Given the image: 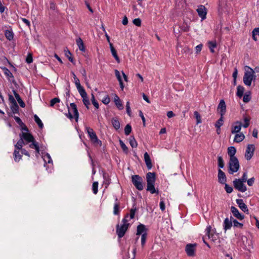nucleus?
Listing matches in <instances>:
<instances>
[{
	"label": "nucleus",
	"mask_w": 259,
	"mask_h": 259,
	"mask_svg": "<svg viewBox=\"0 0 259 259\" xmlns=\"http://www.w3.org/2000/svg\"><path fill=\"white\" fill-rule=\"evenodd\" d=\"M129 141H130V144L131 146H132V147L136 148L137 147L138 144H137L135 139L134 138V137H130Z\"/></svg>",
	"instance_id": "40"
},
{
	"label": "nucleus",
	"mask_w": 259,
	"mask_h": 259,
	"mask_svg": "<svg viewBox=\"0 0 259 259\" xmlns=\"http://www.w3.org/2000/svg\"><path fill=\"white\" fill-rule=\"evenodd\" d=\"M132 183L135 187L139 190L143 189V179L138 175H134L132 178Z\"/></svg>",
	"instance_id": "7"
},
{
	"label": "nucleus",
	"mask_w": 259,
	"mask_h": 259,
	"mask_svg": "<svg viewBox=\"0 0 259 259\" xmlns=\"http://www.w3.org/2000/svg\"><path fill=\"white\" fill-rule=\"evenodd\" d=\"M226 177L225 173L221 169L218 170V181L221 184H225L226 182Z\"/></svg>",
	"instance_id": "17"
},
{
	"label": "nucleus",
	"mask_w": 259,
	"mask_h": 259,
	"mask_svg": "<svg viewBox=\"0 0 259 259\" xmlns=\"http://www.w3.org/2000/svg\"><path fill=\"white\" fill-rule=\"evenodd\" d=\"M3 70L4 71V73L5 75L8 77L9 79L10 78H13L14 76L13 74L11 73V72L7 68L4 67L3 68Z\"/></svg>",
	"instance_id": "37"
},
{
	"label": "nucleus",
	"mask_w": 259,
	"mask_h": 259,
	"mask_svg": "<svg viewBox=\"0 0 259 259\" xmlns=\"http://www.w3.org/2000/svg\"><path fill=\"white\" fill-rule=\"evenodd\" d=\"M26 144L25 142L20 138V140L15 145L16 149L19 150L22 149L23 145Z\"/></svg>",
	"instance_id": "30"
},
{
	"label": "nucleus",
	"mask_w": 259,
	"mask_h": 259,
	"mask_svg": "<svg viewBox=\"0 0 259 259\" xmlns=\"http://www.w3.org/2000/svg\"><path fill=\"white\" fill-rule=\"evenodd\" d=\"M254 150L255 147L254 145L249 144L247 146L245 153V157L247 160H250L252 158L253 155Z\"/></svg>",
	"instance_id": "11"
},
{
	"label": "nucleus",
	"mask_w": 259,
	"mask_h": 259,
	"mask_svg": "<svg viewBox=\"0 0 259 259\" xmlns=\"http://www.w3.org/2000/svg\"><path fill=\"white\" fill-rule=\"evenodd\" d=\"M249 118H248L247 117H245L244 118V124L242 125V126L244 128H246L249 126Z\"/></svg>",
	"instance_id": "50"
},
{
	"label": "nucleus",
	"mask_w": 259,
	"mask_h": 259,
	"mask_svg": "<svg viewBox=\"0 0 259 259\" xmlns=\"http://www.w3.org/2000/svg\"><path fill=\"white\" fill-rule=\"evenodd\" d=\"M91 100H92V103L94 105V106L97 109H98L99 108V104H98V102L96 100L95 96L93 94H92Z\"/></svg>",
	"instance_id": "48"
},
{
	"label": "nucleus",
	"mask_w": 259,
	"mask_h": 259,
	"mask_svg": "<svg viewBox=\"0 0 259 259\" xmlns=\"http://www.w3.org/2000/svg\"><path fill=\"white\" fill-rule=\"evenodd\" d=\"M232 222L235 227L241 228L243 226V225L240 223H239L237 220L233 219L232 220Z\"/></svg>",
	"instance_id": "53"
},
{
	"label": "nucleus",
	"mask_w": 259,
	"mask_h": 259,
	"mask_svg": "<svg viewBox=\"0 0 259 259\" xmlns=\"http://www.w3.org/2000/svg\"><path fill=\"white\" fill-rule=\"evenodd\" d=\"M34 119L36 123L38 124L39 128H42L44 126L43 123L40 118L37 115H34Z\"/></svg>",
	"instance_id": "39"
},
{
	"label": "nucleus",
	"mask_w": 259,
	"mask_h": 259,
	"mask_svg": "<svg viewBox=\"0 0 259 259\" xmlns=\"http://www.w3.org/2000/svg\"><path fill=\"white\" fill-rule=\"evenodd\" d=\"M218 166L220 168H222L224 166V160L222 156H218Z\"/></svg>",
	"instance_id": "45"
},
{
	"label": "nucleus",
	"mask_w": 259,
	"mask_h": 259,
	"mask_svg": "<svg viewBox=\"0 0 259 259\" xmlns=\"http://www.w3.org/2000/svg\"><path fill=\"white\" fill-rule=\"evenodd\" d=\"M226 106L224 100H221L218 106V111L220 112L221 116H223L226 112Z\"/></svg>",
	"instance_id": "16"
},
{
	"label": "nucleus",
	"mask_w": 259,
	"mask_h": 259,
	"mask_svg": "<svg viewBox=\"0 0 259 259\" xmlns=\"http://www.w3.org/2000/svg\"><path fill=\"white\" fill-rule=\"evenodd\" d=\"M136 210H137L136 207L134 205L133 206V208H131V210H130V215L128 214L129 217L128 218V221L130 220L133 219L134 218Z\"/></svg>",
	"instance_id": "38"
},
{
	"label": "nucleus",
	"mask_w": 259,
	"mask_h": 259,
	"mask_svg": "<svg viewBox=\"0 0 259 259\" xmlns=\"http://www.w3.org/2000/svg\"><path fill=\"white\" fill-rule=\"evenodd\" d=\"M231 210L233 215L237 219L240 220H242L244 218V216L240 214L238 210L234 206H231Z\"/></svg>",
	"instance_id": "19"
},
{
	"label": "nucleus",
	"mask_w": 259,
	"mask_h": 259,
	"mask_svg": "<svg viewBox=\"0 0 259 259\" xmlns=\"http://www.w3.org/2000/svg\"><path fill=\"white\" fill-rule=\"evenodd\" d=\"M256 76L254 71L250 67H245V72L243 78V83L247 86L250 87L253 80L255 79Z\"/></svg>",
	"instance_id": "1"
},
{
	"label": "nucleus",
	"mask_w": 259,
	"mask_h": 259,
	"mask_svg": "<svg viewBox=\"0 0 259 259\" xmlns=\"http://www.w3.org/2000/svg\"><path fill=\"white\" fill-rule=\"evenodd\" d=\"M128 214H126L122 221V225L121 226L117 225L116 226V233L119 238H122L124 235L129 227L130 224L128 223Z\"/></svg>",
	"instance_id": "3"
},
{
	"label": "nucleus",
	"mask_w": 259,
	"mask_h": 259,
	"mask_svg": "<svg viewBox=\"0 0 259 259\" xmlns=\"http://www.w3.org/2000/svg\"><path fill=\"white\" fill-rule=\"evenodd\" d=\"M114 102L116 106L119 110H122L123 109V106L121 101L119 97L116 95H115L114 97Z\"/></svg>",
	"instance_id": "26"
},
{
	"label": "nucleus",
	"mask_w": 259,
	"mask_h": 259,
	"mask_svg": "<svg viewBox=\"0 0 259 259\" xmlns=\"http://www.w3.org/2000/svg\"><path fill=\"white\" fill-rule=\"evenodd\" d=\"M115 201H116V202L114 203V205L113 213L115 215H118L120 212L119 204L117 202V198H116Z\"/></svg>",
	"instance_id": "32"
},
{
	"label": "nucleus",
	"mask_w": 259,
	"mask_h": 259,
	"mask_svg": "<svg viewBox=\"0 0 259 259\" xmlns=\"http://www.w3.org/2000/svg\"><path fill=\"white\" fill-rule=\"evenodd\" d=\"M102 102H103V103L104 104L107 105V104H109L110 103V99L108 97V96H106L104 98V99L102 100Z\"/></svg>",
	"instance_id": "60"
},
{
	"label": "nucleus",
	"mask_w": 259,
	"mask_h": 259,
	"mask_svg": "<svg viewBox=\"0 0 259 259\" xmlns=\"http://www.w3.org/2000/svg\"><path fill=\"white\" fill-rule=\"evenodd\" d=\"M233 184L235 189L238 191L244 192L247 190V188L244 182L241 181L240 179H235L233 181Z\"/></svg>",
	"instance_id": "8"
},
{
	"label": "nucleus",
	"mask_w": 259,
	"mask_h": 259,
	"mask_svg": "<svg viewBox=\"0 0 259 259\" xmlns=\"http://www.w3.org/2000/svg\"><path fill=\"white\" fill-rule=\"evenodd\" d=\"M236 152V150L234 147L231 146L228 148V154L230 157V159L236 158L235 154Z\"/></svg>",
	"instance_id": "22"
},
{
	"label": "nucleus",
	"mask_w": 259,
	"mask_h": 259,
	"mask_svg": "<svg viewBox=\"0 0 259 259\" xmlns=\"http://www.w3.org/2000/svg\"><path fill=\"white\" fill-rule=\"evenodd\" d=\"M14 156L15 161L16 162L19 161L22 157L21 155L20 154L19 150H18L17 149H15L14 152Z\"/></svg>",
	"instance_id": "34"
},
{
	"label": "nucleus",
	"mask_w": 259,
	"mask_h": 259,
	"mask_svg": "<svg viewBox=\"0 0 259 259\" xmlns=\"http://www.w3.org/2000/svg\"><path fill=\"white\" fill-rule=\"evenodd\" d=\"M133 22L135 25L137 26H140L141 25V20L140 18L135 19Z\"/></svg>",
	"instance_id": "55"
},
{
	"label": "nucleus",
	"mask_w": 259,
	"mask_h": 259,
	"mask_svg": "<svg viewBox=\"0 0 259 259\" xmlns=\"http://www.w3.org/2000/svg\"><path fill=\"white\" fill-rule=\"evenodd\" d=\"M232 220L233 218L231 217V219L226 218L224 222V228L225 231L230 229L232 226Z\"/></svg>",
	"instance_id": "21"
},
{
	"label": "nucleus",
	"mask_w": 259,
	"mask_h": 259,
	"mask_svg": "<svg viewBox=\"0 0 259 259\" xmlns=\"http://www.w3.org/2000/svg\"><path fill=\"white\" fill-rule=\"evenodd\" d=\"M60 100L59 98H55L51 100L50 106H53L56 103L59 102Z\"/></svg>",
	"instance_id": "56"
},
{
	"label": "nucleus",
	"mask_w": 259,
	"mask_h": 259,
	"mask_svg": "<svg viewBox=\"0 0 259 259\" xmlns=\"http://www.w3.org/2000/svg\"><path fill=\"white\" fill-rule=\"evenodd\" d=\"M205 235L208 237V238L211 240L214 241L217 240L218 235L215 233V230H212L211 227L208 226L205 229Z\"/></svg>",
	"instance_id": "9"
},
{
	"label": "nucleus",
	"mask_w": 259,
	"mask_h": 259,
	"mask_svg": "<svg viewBox=\"0 0 259 259\" xmlns=\"http://www.w3.org/2000/svg\"><path fill=\"white\" fill-rule=\"evenodd\" d=\"M130 105V102L127 101L126 104V112H127V114L130 116H131L132 111H131V109Z\"/></svg>",
	"instance_id": "49"
},
{
	"label": "nucleus",
	"mask_w": 259,
	"mask_h": 259,
	"mask_svg": "<svg viewBox=\"0 0 259 259\" xmlns=\"http://www.w3.org/2000/svg\"><path fill=\"white\" fill-rule=\"evenodd\" d=\"M240 165L237 158L229 159L228 172L232 175L237 172Z\"/></svg>",
	"instance_id": "5"
},
{
	"label": "nucleus",
	"mask_w": 259,
	"mask_h": 259,
	"mask_svg": "<svg viewBox=\"0 0 259 259\" xmlns=\"http://www.w3.org/2000/svg\"><path fill=\"white\" fill-rule=\"evenodd\" d=\"M144 161L148 169H150L152 167V163L149 155L147 152H145L144 154Z\"/></svg>",
	"instance_id": "20"
},
{
	"label": "nucleus",
	"mask_w": 259,
	"mask_h": 259,
	"mask_svg": "<svg viewBox=\"0 0 259 259\" xmlns=\"http://www.w3.org/2000/svg\"><path fill=\"white\" fill-rule=\"evenodd\" d=\"M43 158H44V160L45 162H47L48 163H50L52 162V160L51 159V157L48 153H47L46 154H45Z\"/></svg>",
	"instance_id": "42"
},
{
	"label": "nucleus",
	"mask_w": 259,
	"mask_h": 259,
	"mask_svg": "<svg viewBox=\"0 0 259 259\" xmlns=\"http://www.w3.org/2000/svg\"><path fill=\"white\" fill-rule=\"evenodd\" d=\"M225 184V190L228 193H231L232 191H233V188L232 187L229 186L228 184H227L226 183Z\"/></svg>",
	"instance_id": "52"
},
{
	"label": "nucleus",
	"mask_w": 259,
	"mask_h": 259,
	"mask_svg": "<svg viewBox=\"0 0 259 259\" xmlns=\"http://www.w3.org/2000/svg\"><path fill=\"white\" fill-rule=\"evenodd\" d=\"M208 48L211 53H214V49L217 47L216 41H210L208 42Z\"/></svg>",
	"instance_id": "36"
},
{
	"label": "nucleus",
	"mask_w": 259,
	"mask_h": 259,
	"mask_svg": "<svg viewBox=\"0 0 259 259\" xmlns=\"http://www.w3.org/2000/svg\"><path fill=\"white\" fill-rule=\"evenodd\" d=\"M146 229L145 225L143 224H140L138 226L137 229V235H141L144 233H146Z\"/></svg>",
	"instance_id": "27"
},
{
	"label": "nucleus",
	"mask_w": 259,
	"mask_h": 259,
	"mask_svg": "<svg viewBox=\"0 0 259 259\" xmlns=\"http://www.w3.org/2000/svg\"><path fill=\"white\" fill-rule=\"evenodd\" d=\"M119 144L123 152L127 153L128 152V148L125 144L121 140H119Z\"/></svg>",
	"instance_id": "43"
},
{
	"label": "nucleus",
	"mask_w": 259,
	"mask_h": 259,
	"mask_svg": "<svg viewBox=\"0 0 259 259\" xmlns=\"http://www.w3.org/2000/svg\"><path fill=\"white\" fill-rule=\"evenodd\" d=\"M237 204L238 205L239 208L244 212H248V209L247 205L244 203L242 199H237L236 200Z\"/></svg>",
	"instance_id": "18"
},
{
	"label": "nucleus",
	"mask_w": 259,
	"mask_h": 259,
	"mask_svg": "<svg viewBox=\"0 0 259 259\" xmlns=\"http://www.w3.org/2000/svg\"><path fill=\"white\" fill-rule=\"evenodd\" d=\"M241 181L245 183L247 181V172H244L243 174V175L241 179H239Z\"/></svg>",
	"instance_id": "54"
},
{
	"label": "nucleus",
	"mask_w": 259,
	"mask_h": 259,
	"mask_svg": "<svg viewBox=\"0 0 259 259\" xmlns=\"http://www.w3.org/2000/svg\"><path fill=\"white\" fill-rule=\"evenodd\" d=\"M73 79H74V82L75 84L76 87L77 89V90H79L83 88V87L81 85L79 79L76 76L75 74L74 73V72H71Z\"/></svg>",
	"instance_id": "29"
},
{
	"label": "nucleus",
	"mask_w": 259,
	"mask_h": 259,
	"mask_svg": "<svg viewBox=\"0 0 259 259\" xmlns=\"http://www.w3.org/2000/svg\"><path fill=\"white\" fill-rule=\"evenodd\" d=\"M250 99L251 98L249 95L245 94L243 98V101L245 103H247L250 101Z\"/></svg>",
	"instance_id": "57"
},
{
	"label": "nucleus",
	"mask_w": 259,
	"mask_h": 259,
	"mask_svg": "<svg viewBox=\"0 0 259 259\" xmlns=\"http://www.w3.org/2000/svg\"><path fill=\"white\" fill-rule=\"evenodd\" d=\"M197 244H188L186 246L185 251L189 256H194L196 254Z\"/></svg>",
	"instance_id": "10"
},
{
	"label": "nucleus",
	"mask_w": 259,
	"mask_h": 259,
	"mask_svg": "<svg viewBox=\"0 0 259 259\" xmlns=\"http://www.w3.org/2000/svg\"><path fill=\"white\" fill-rule=\"evenodd\" d=\"M237 74H238L237 69L236 68H235L234 72H233V74H232V76H233V77L234 78V82L236 81V78H237Z\"/></svg>",
	"instance_id": "62"
},
{
	"label": "nucleus",
	"mask_w": 259,
	"mask_h": 259,
	"mask_svg": "<svg viewBox=\"0 0 259 259\" xmlns=\"http://www.w3.org/2000/svg\"><path fill=\"white\" fill-rule=\"evenodd\" d=\"M155 174L154 172H149L146 174L147 191H149L151 194L158 193L156 190L154 184L155 182Z\"/></svg>",
	"instance_id": "2"
},
{
	"label": "nucleus",
	"mask_w": 259,
	"mask_h": 259,
	"mask_svg": "<svg viewBox=\"0 0 259 259\" xmlns=\"http://www.w3.org/2000/svg\"><path fill=\"white\" fill-rule=\"evenodd\" d=\"M237 93H236L237 96L238 97L241 98L243 95V93L244 91V88L242 86L239 85L237 87Z\"/></svg>",
	"instance_id": "35"
},
{
	"label": "nucleus",
	"mask_w": 259,
	"mask_h": 259,
	"mask_svg": "<svg viewBox=\"0 0 259 259\" xmlns=\"http://www.w3.org/2000/svg\"><path fill=\"white\" fill-rule=\"evenodd\" d=\"M194 114L197 120V124L201 123V117L200 114L197 111H195Z\"/></svg>",
	"instance_id": "46"
},
{
	"label": "nucleus",
	"mask_w": 259,
	"mask_h": 259,
	"mask_svg": "<svg viewBox=\"0 0 259 259\" xmlns=\"http://www.w3.org/2000/svg\"><path fill=\"white\" fill-rule=\"evenodd\" d=\"M112 123L114 127L116 130H118L120 128V124L118 120L116 118H114L112 119Z\"/></svg>",
	"instance_id": "33"
},
{
	"label": "nucleus",
	"mask_w": 259,
	"mask_h": 259,
	"mask_svg": "<svg viewBox=\"0 0 259 259\" xmlns=\"http://www.w3.org/2000/svg\"><path fill=\"white\" fill-rule=\"evenodd\" d=\"M132 131V127L130 124H127L124 128V133L126 135H128Z\"/></svg>",
	"instance_id": "47"
},
{
	"label": "nucleus",
	"mask_w": 259,
	"mask_h": 259,
	"mask_svg": "<svg viewBox=\"0 0 259 259\" xmlns=\"http://www.w3.org/2000/svg\"><path fill=\"white\" fill-rule=\"evenodd\" d=\"M68 112L66 115L70 119H72L74 116L75 120L77 121L78 119L79 113L76 105L74 103H70V106H68Z\"/></svg>",
	"instance_id": "4"
},
{
	"label": "nucleus",
	"mask_w": 259,
	"mask_h": 259,
	"mask_svg": "<svg viewBox=\"0 0 259 259\" xmlns=\"http://www.w3.org/2000/svg\"><path fill=\"white\" fill-rule=\"evenodd\" d=\"M85 130L91 141L95 145L101 146L102 142L98 138L94 130L90 127H86Z\"/></svg>",
	"instance_id": "6"
},
{
	"label": "nucleus",
	"mask_w": 259,
	"mask_h": 259,
	"mask_svg": "<svg viewBox=\"0 0 259 259\" xmlns=\"http://www.w3.org/2000/svg\"><path fill=\"white\" fill-rule=\"evenodd\" d=\"M202 47H203L202 44H199V45H198L196 47L195 50H196V52L197 54H198L201 52Z\"/></svg>",
	"instance_id": "61"
},
{
	"label": "nucleus",
	"mask_w": 259,
	"mask_h": 259,
	"mask_svg": "<svg viewBox=\"0 0 259 259\" xmlns=\"http://www.w3.org/2000/svg\"><path fill=\"white\" fill-rule=\"evenodd\" d=\"M110 48L111 50V52L112 53V55L114 57L115 60L118 63L120 62V59L117 55V52L115 50V49L114 48L113 45L112 43H110Z\"/></svg>",
	"instance_id": "25"
},
{
	"label": "nucleus",
	"mask_w": 259,
	"mask_h": 259,
	"mask_svg": "<svg viewBox=\"0 0 259 259\" xmlns=\"http://www.w3.org/2000/svg\"><path fill=\"white\" fill-rule=\"evenodd\" d=\"M13 93L15 96V97L17 99L18 103L19 104L20 106L21 107L24 108L25 106V103L23 101V100L21 99L20 95L15 91H13Z\"/></svg>",
	"instance_id": "28"
},
{
	"label": "nucleus",
	"mask_w": 259,
	"mask_h": 259,
	"mask_svg": "<svg viewBox=\"0 0 259 259\" xmlns=\"http://www.w3.org/2000/svg\"><path fill=\"white\" fill-rule=\"evenodd\" d=\"M65 55L68 58V60L71 62H73V58L71 57V53L68 50L66 51L65 50Z\"/></svg>",
	"instance_id": "51"
},
{
	"label": "nucleus",
	"mask_w": 259,
	"mask_h": 259,
	"mask_svg": "<svg viewBox=\"0 0 259 259\" xmlns=\"http://www.w3.org/2000/svg\"><path fill=\"white\" fill-rule=\"evenodd\" d=\"M199 16L201 18V21L204 20L206 18V14L207 13V9L205 6L203 5H199L196 10Z\"/></svg>",
	"instance_id": "13"
},
{
	"label": "nucleus",
	"mask_w": 259,
	"mask_h": 259,
	"mask_svg": "<svg viewBox=\"0 0 259 259\" xmlns=\"http://www.w3.org/2000/svg\"><path fill=\"white\" fill-rule=\"evenodd\" d=\"M81 98H82V102L83 104L85 106V107L89 109V106L90 104V102L88 97L87 94L85 91V90L82 88L78 91Z\"/></svg>",
	"instance_id": "12"
},
{
	"label": "nucleus",
	"mask_w": 259,
	"mask_h": 259,
	"mask_svg": "<svg viewBox=\"0 0 259 259\" xmlns=\"http://www.w3.org/2000/svg\"><path fill=\"white\" fill-rule=\"evenodd\" d=\"M98 183L97 182H95L93 184L92 189L93 193L95 194H96L98 193Z\"/></svg>",
	"instance_id": "44"
},
{
	"label": "nucleus",
	"mask_w": 259,
	"mask_h": 259,
	"mask_svg": "<svg viewBox=\"0 0 259 259\" xmlns=\"http://www.w3.org/2000/svg\"><path fill=\"white\" fill-rule=\"evenodd\" d=\"M223 122H224L223 117V116H221V117L220 118V119L215 123V126L217 128H219L220 127H221V126L223 125Z\"/></svg>",
	"instance_id": "41"
},
{
	"label": "nucleus",
	"mask_w": 259,
	"mask_h": 259,
	"mask_svg": "<svg viewBox=\"0 0 259 259\" xmlns=\"http://www.w3.org/2000/svg\"><path fill=\"white\" fill-rule=\"evenodd\" d=\"M246 182H247L248 186H251L253 185V184L254 182V178H251L248 179Z\"/></svg>",
	"instance_id": "63"
},
{
	"label": "nucleus",
	"mask_w": 259,
	"mask_h": 259,
	"mask_svg": "<svg viewBox=\"0 0 259 259\" xmlns=\"http://www.w3.org/2000/svg\"><path fill=\"white\" fill-rule=\"evenodd\" d=\"M20 138H21L24 141H25L26 144L28 143L33 142L34 140L32 135L27 132H22L20 134Z\"/></svg>",
	"instance_id": "14"
},
{
	"label": "nucleus",
	"mask_w": 259,
	"mask_h": 259,
	"mask_svg": "<svg viewBox=\"0 0 259 259\" xmlns=\"http://www.w3.org/2000/svg\"><path fill=\"white\" fill-rule=\"evenodd\" d=\"M242 123L240 121H236L232 124L231 126V133L233 134L240 133Z\"/></svg>",
	"instance_id": "15"
},
{
	"label": "nucleus",
	"mask_w": 259,
	"mask_h": 259,
	"mask_svg": "<svg viewBox=\"0 0 259 259\" xmlns=\"http://www.w3.org/2000/svg\"><path fill=\"white\" fill-rule=\"evenodd\" d=\"M146 233H144L142 234L141 237V244L143 246L145 245L146 239Z\"/></svg>",
	"instance_id": "58"
},
{
	"label": "nucleus",
	"mask_w": 259,
	"mask_h": 259,
	"mask_svg": "<svg viewBox=\"0 0 259 259\" xmlns=\"http://www.w3.org/2000/svg\"><path fill=\"white\" fill-rule=\"evenodd\" d=\"M245 138V136L242 133H239L236 134L234 141L236 143H240L242 142Z\"/></svg>",
	"instance_id": "24"
},
{
	"label": "nucleus",
	"mask_w": 259,
	"mask_h": 259,
	"mask_svg": "<svg viewBox=\"0 0 259 259\" xmlns=\"http://www.w3.org/2000/svg\"><path fill=\"white\" fill-rule=\"evenodd\" d=\"M76 45H77L78 49L82 52H85V49L84 46L83 42L81 38L78 37L76 39Z\"/></svg>",
	"instance_id": "23"
},
{
	"label": "nucleus",
	"mask_w": 259,
	"mask_h": 259,
	"mask_svg": "<svg viewBox=\"0 0 259 259\" xmlns=\"http://www.w3.org/2000/svg\"><path fill=\"white\" fill-rule=\"evenodd\" d=\"M160 208L162 211H164L165 210V203L163 200L161 199V201L160 202L159 204Z\"/></svg>",
	"instance_id": "64"
},
{
	"label": "nucleus",
	"mask_w": 259,
	"mask_h": 259,
	"mask_svg": "<svg viewBox=\"0 0 259 259\" xmlns=\"http://www.w3.org/2000/svg\"><path fill=\"white\" fill-rule=\"evenodd\" d=\"M26 61L27 63H31L33 61L32 56V55L30 54H29L26 58Z\"/></svg>",
	"instance_id": "59"
},
{
	"label": "nucleus",
	"mask_w": 259,
	"mask_h": 259,
	"mask_svg": "<svg viewBox=\"0 0 259 259\" xmlns=\"http://www.w3.org/2000/svg\"><path fill=\"white\" fill-rule=\"evenodd\" d=\"M5 35L6 37L9 40H11L13 39L14 33L11 30H7L5 32Z\"/></svg>",
	"instance_id": "31"
}]
</instances>
